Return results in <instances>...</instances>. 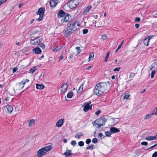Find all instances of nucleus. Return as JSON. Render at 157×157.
<instances>
[{
    "label": "nucleus",
    "instance_id": "obj_26",
    "mask_svg": "<svg viewBox=\"0 0 157 157\" xmlns=\"http://www.w3.org/2000/svg\"><path fill=\"white\" fill-rule=\"evenodd\" d=\"M73 93L71 91V92H69L67 95V97L69 98H71L73 96Z\"/></svg>",
    "mask_w": 157,
    "mask_h": 157
},
{
    "label": "nucleus",
    "instance_id": "obj_63",
    "mask_svg": "<svg viewBox=\"0 0 157 157\" xmlns=\"http://www.w3.org/2000/svg\"><path fill=\"white\" fill-rule=\"evenodd\" d=\"M155 64H156V63L155 62H153L151 66L152 67L154 68L155 67Z\"/></svg>",
    "mask_w": 157,
    "mask_h": 157
},
{
    "label": "nucleus",
    "instance_id": "obj_14",
    "mask_svg": "<svg viewBox=\"0 0 157 157\" xmlns=\"http://www.w3.org/2000/svg\"><path fill=\"white\" fill-rule=\"evenodd\" d=\"M66 14V13H65L63 10H60L57 13V17L58 18H60L64 16Z\"/></svg>",
    "mask_w": 157,
    "mask_h": 157
},
{
    "label": "nucleus",
    "instance_id": "obj_40",
    "mask_svg": "<svg viewBox=\"0 0 157 157\" xmlns=\"http://www.w3.org/2000/svg\"><path fill=\"white\" fill-rule=\"evenodd\" d=\"M88 32V30L87 29H84L83 30L82 33L83 34H86Z\"/></svg>",
    "mask_w": 157,
    "mask_h": 157
},
{
    "label": "nucleus",
    "instance_id": "obj_33",
    "mask_svg": "<svg viewBox=\"0 0 157 157\" xmlns=\"http://www.w3.org/2000/svg\"><path fill=\"white\" fill-rule=\"evenodd\" d=\"M151 114L152 115H153L154 114H157V107L153 110L151 113Z\"/></svg>",
    "mask_w": 157,
    "mask_h": 157
},
{
    "label": "nucleus",
    "instance_id": "obj_48",
    "mask_svg": "<svg viewBox=\"0 0 157 157\" xmlns=\"http://www.w3.org/2000/svg\"><path fill=\"white\" fill-rule=\"evenodd\" d=\"M103 136V134L101 133H99L98 135V137L100 138H101Z\"/></svg>",
    "mask_w": 157,
    "mask_h": 157
},
{
    "label": "nucleus",
    "instance_id": "obj_8",
    "mask_svg": "<svg viewBox=\"0 0 157 157\" xmlns=\"http://www.w3.org/2000/svg\"><path fill=\"white\" fill-rule=\"evenodd\" d=\"M107 83H108L109 85L110 83V82H99L98 83L100 87H101V89L103 90V91L105 92L107 91L108 89V86Z\"/></svg>",
    "mask_w": 157,
    "mask_h": 157
},
{
    "label": "nucleus",
    "instance_id": "obj_13",
    "mask_svg": "<svg viewBox=\"0 0 157 157\" xmlns=\"http://www.w3.org/2000/svg\"><path fill=\"white\" fill-rule=\"evenodd\" d=\"M59 2L58 0H51L50 1V5L51 8L55 7Z\"/></svg>",
    "mask_w": 157,
    "mask_h": 157
},
{
    "label": "nucleus",
    "instance_id": "obj_25",
    "mask_svg": "<svg viewBox=\"0 0 157 157\" xmlns=\"http://www.w3.org/2000/svg\"><path fill=\"white\" fill-rule=\"evenodd\" d=\"M149 40L146 38L144 39L143 41L144 44L146 46H148L149 45Z\"/></svg>",
    "mask_w": 157,
    "mask_h": 157
},
{
    "label": "nucleus",
    "instance_id": "obj_17",
    "mask_svg": "<svg viewBox=\"0 0 157 157\" xmlns=\"http://www.w3.org/2000/svg\"><path fill=\"white\" fill-rule=\"evenodd\" d=\"M68 83L67 81L66 84H63L61 87V91L63 92H65L67 90L68 87Z\"/></svg>",
    "mask_w": 157,
    "mask_h": 157
},
{
    "label": "nucleus",
    "instance_id": "obj_6",
    "mask_svg": "<svg viewBox=\"0 0 157 157\" xmlns=\"http://www.w3.org/2000/svg\"><path fill=\"white\" fill-rule=\"evenodd\" d=\"M78 0H71L68 2L67 4L69 7L71 9L75 8L78 5Z\"/></svg>",
    "mask_w": 157,
    "mask_h": 157
},
{
    "label": "nucleus",
    "instance_id": "obj_62",
    "mask_svg": "<svg viewBox=\"0 0 157 157\" xmlns=\"http://www.w3.org/2000/svg\"><path fill=\"white\" fill-rule=\"evenodd\" d=\"M135 27L136 29H138L139 28L140 26V25L139 24H136L135 25Z\"/></svg>",
    "mask_w": 157,
    "mask_h": 157
},
{
    "label": "nucleus",
    "instance_id": "obj_47",
    "mask_svg": "<svg viewBox=\"0 0 157 157\" xmlns=\"http://www.w3.org/2000/svg\"><path fill=\"white\" fill-rule=\"evenodd\" d=\"M61 49L60 48H58V47H56L53 50L54 51H58L60 50Z\"/></svg>",
    "mask_w": 157,
    "mask_h": 157
},
{
    "label": "nucleus",
    "instance_id": "obj_41",
    "mask_svg": "<svg viewBox=\"0 0 157 157\" xmlns=\"http://www.w3.org/2000/svg\"><path fill=\"white\" fill-rule=\"evenodd\" d=\"M91 17L93 18H94L95 19H98V15L94 14L91 16Z\"/></svg>",
    "mask_w": 157,
    "mask_h": 157
},
{
    "label": "nucleus",
    "instance_id": "obj_22",
    "mask_svg": "<svg viewBox=\"0 0 157 157\" xmlns=\"http://www.w3.org/2000/svg\"><path fill=\"white\" fill-rule=\"evenodd\" d=\"M83 136V134L81 132H79L75 135V137L76 138L79 139L81 136Z\"/></svg>",
    "mask_w": 157,
    "mask_h": 157
},
{
    "label": "nucleus",
    "instance_id": "obj_12",
    "mask_svg": "<svg viewBox=\"0 0 157 157\" xmlns=\"http://www.w3.org/2000/svg\"><path fill=\"white\" fill-rule=\"evenodd\" d=\"M29 82V80L26 79H23L21 82H19L18 85L19 89H22L24 87L26 83Z\"/></svg>",
    "mask_w": 157,
    "mask_h": 157
},
{
    "label": "nucleus",
    "instance_id": "obj_32",
    "mask_svg": "<svg viewBox=\"0 0 157 157\" xmlns=\"http://www.w3.org/2000/svg\"><path fill=\"white\" fill-rule=\"evenodd\" d=\"M94 147V145L93 144H91L88 147H86V149H90L91 150H92Z\"/></svg>",
    "mask_w": 157,
    "mask_h": 157
},
{
    "label": "nucleus",
    "instance_id": "obj_35",
    "mask_svg": "<svg viewBox=\"0 0 157 157\" xmlns=\"http://www.w3.org/2000/svg\"><path fill=\"white\" fill-rule=\"evenodd\" d=\"M94 57V54L93 53L91 54H90L89 57V61L90 60V59L92 60Z\"/></svg>",
    "mask_w": 157,
    "mask_h": 157
},
{
    "label": "nucleus",
    "instance_id": "obj_58",
    "mask_svg": "<svg viewBox=\"0 0 157 157\" xmlns=\"http://www.w3.org/2000/svg\"><path fill=\"white\" fill-rule=\"evenodd\" d=\"M7 0H1L0 1V2H1V3L2 4L4 3L5 2H6V1Z\"/></svg>",
    "mask_w": 157,
    "mask_h": 157
},
{
    "label": "nucleus",
    "instance_id": "obj_53",
    "mask_svg": "<svg viewBox=\"0 0 157 157\" xmlns=\"http://www.w3.org/2000/svg\"><path fill=\"white\" fill-rule=\"evenodd\" d=\"M134 75L135 74L134 73L131 72L129 75V78H132L134 76Z\"/></svg>",
    "mask_w": 157,
    "mask_h": 157
},
{
    "label": "nucleus",
    "instance_id": "obj_59",
    "mask_svg": "<svg viewBox=\"0 0 157 157\" xmlns=\"http://www.w3.org/2000/svg\"><path fill=\"white\" fill-rule=\"evenodd\" d=\"M24 4V3H20L19 5V6H18L19 8H21L23 5Z\"/></svg>",
    "mask_w": 157,
    "mask_h": 157
},
{
    "label": "nucleus",
    "instance_id": "obj_42",
    "mask_svg": "<svg viewBox=\"0 0 157 157\" xmlns=\"http://www.w3.org/2000/svg\"><path fill=\"white\" fill-rule=\"evenodd\" d=\"M91 142V139H87L86 141V143L87 144H89Z\"/></svg>",
    "mask_w": 157,
    "mask_h": 157
},
{
    "label": "nucleus",
    "instance_id": "obj_2",
    "mask_svg": "<svg viewBox=\"0 0 157 157\" xmlns=\"http://www.w3.org/2000/svg\"><path fill=\"white\" fill-rule=\"evenodd\" d=\"M45 10V8L43 7H41L38 9V11L36 12V14L37 15H39V17L36 19V20L40 21H42L43 19V17L44 14Z\"/></svg>",
    "mask_w": 157,
    "mask_h": 157
},
{
    "label": "nucleus",
    "instance_id": "obj_19",
    "mask_svg": "<svg viewBox=\"0 0 157 157\" xmlns=\"http://www.w3.org/2000/svg\"><path fill=\"white\" fill-rule=\"evenodd\" d=\"M6 107L9 113H10L12 112L13 110V108L12 106L8 105L6 106Z\"/></svg>",
    "mask_w": 157,
    "mask_h": 157
},
{
    "label": "nucleus",
    "instance_id": "obj_56",
    "mask_svg": "<svg viewBox=\"0 0 157 157\" xmlns=\"http://www.w3.org/2000/svg\"><path fill=\"white\" fill-rule=\"evenodd\" d=\"M140 19L139 17H137L135 18V21L139 22L140 21Z\"/></svg>",
    "mask_w": 157,
    "mask_h": 157
},
{
    "label": "nucleus",
    "instance_id": "obj_36",
    "mask_svg": "<svg viewBox=\"0 0 157 157\" xmlns=\"http://www.w3.org/2000/svg\"><path fill=\"white\" fill-rule=\"evenodd\" d=\"M78 145L80 146H83L84 145V143L82 141H80L78 142Z\"/></svg>",
    "mask_w": 157,
    "mask_h": 157
},
{
    "label": "nucleus",
    "instance_id": "obj_60",
    "mask_svg": "<svg viewBox=\"0 0 157 157\" xmlns=\"http://www.w3.org/2000/svg\"><path fill=\"white\" fill-rule=\"evenodd\" d=\"M153 37V36H151V35H150L149 36H148V37H147L146 38L148 40H149V41L150 39Z\"/></svg>",
    "mask_w": 157,
    "mask_h": 157
},
{
    "label": "nucleus",
    "instance_id": "obj_21",
    "mask_svg": "<svg viewBox=\"0 0 157 157\" xmlns=\"http://www.w3.org/2000/svg\"><path fill=\"white\" fill-rule=\"evenodd\" d=\"M71 152V150H66V151L63 154L68 156H71L72 155Z\"/></svg>",
    "mask_w": 157,
    "mask_h": 157
},
{
    "label": "nucleus",
    "instance_id": "obj_44",
    "mask_svg": "<svg viewBox=\"0 0 157 157\" xmlns=\"http://www.w3.org/2000/svg\"><path fill=\"white\" fill-rule=\"evenodd\" d=\"M71 144L73 146L75 145L76 144V141L75 140H72L71 141Z\"/></svg>",
    "mask_w": 157,
    "mask_h": 157
},
{
    "label": "nucleus",
    "instance_id": "obj_55",
    "mask_svg": "<svg viewBox=\"0 0 157 157\" xmlns=\"http://www.w3.org/2000/svg\"><path fill=\"white\" fill-rule=\"evenodd\" d=\"M124 40H123L121 41V42L120 44L118 46V48H121V47L123 44V43H124Z\"/></svg>",
    "mask_w": 157,
    "mask_h": 157
},
{
    "label": "nucleus",
    "instance_id": "obj_50",
    "mask_svg": "<svg viewBox=\"0 0 157 157\" xmlns=\"http://www.w3.org/2000/svg\"><path fill=\"white\" fill-rule=\"evenodd\" d=\"M107 38V37L106 35H103L102 36V38L103 40H105Z\"/></svg>",
    "mask_w": 157,
    "mask_h": 157
},
{
    "label": "nucleus",
    "instance_id": "obj_4",
    "mask_svg": "<svg viewBox=\"0 0 157 157\" xmlns=\"http://www.w3.org/2000/svg\"><path fill=\"white\" fill-rule=\"evenodd\" d=\"M43 40V38L38 36L33 39H30V44L32 45H36L40 43Z\"/></svg>",
    "mask_w": 157,
    "mask_h": 157
},
{
    "label": "nucleus",
    "instance_id": "obj_45",
    "mask_svg": "<svg viewBox=\"0 0 157 157\" xmlns=\"http://www.w3.org/2000/svg\"><path fill=\"white\" fill-rule=\"evenodd\" d=\"M120 68H121V67H119L115 68V69H114L113 70V71H119Z\"/></svg>",
    "mask_w": 157,
    "mask_h": 157
},
{
    "label": "nucleus",
    "instance_id": "obj_24",
    "mask_svg": "<svg viewBox=\"0 0 157 157\" xmlns=\"http://www.w3.org/2000/svg\"><path fill=\"white\" fill-rule=\"evenodd\" d=\"M35 123V120L33 119H31L28 123V126L30 127L32 124H34Z\"/></svg>",
    "mask_w": 157,
    "mask_h": 157
},
{
    "label": "nucleus",
    "instance_id": "obj_54",
    "mask_svg": "<svg viewBox=\"0 0 157 157\" xmlns=\"http://www.w3.org/2000/svg\"><path fill=\"white\" fill-rule=\"evenodd\" d=\"M101 112L100 110H97V111L96 112H95V114L96 115H98L100 113H101Z\"/></svg>",
    "mask_w": 157,
    "mask_h": 157
},
{
    "label": "nucleus",
    "instance_id": "obj_46",
    "mask_svg": "<svg viewBox=\"0 0 157 157\" xmlns=\"http://www.w3.org/2000/svg\"><path fill=\"white\" fill-rule=\"evenodd\" d=\"M75 48L78 50V54H79L81 52L80 47H76Z\"/></svg>",
    "mask_w": 157,
    "mask_h": 157
},
{
    "label": "nucleus",
    "instance_id": "obj_20",
    "mask_svg": "<svg viewBox=\"0 0 157 157\" xmlns=\"http://www.w3.org/2000/svg\"><path fill=\"white\" fill-rule=\"evenodd\" d=\"M36 88L38 89L41 90L44 87V86L43 84H36Z\"/></svg>",
    "mask_w": 157,
    "mask_h": 157
},
{
    "label": "nucleus",
    "instance_id": "obj_30",
    "mask_svg": "<svg viewBox=\"0 0 157 157\" xmlns=\"http://www.w3.org/2000/svg\"><path fill=\"white\" fill-rule=\"evenodd\" d=\"M109 54H110L109 52H108L106 54L105 59L104 60V61L105 62H106L107 61L108 59V57H109Z\"/></svg>",
    "mask_w": 157,
    "mask_h": 157
},
{
    "label": "nucleus",
    "instance_id": "obj_52",
    "mask_svg": "<svg viewBox=\"0 0 157 157\" xmlns=\"http://www.w3.org/2000/svg\"><path fill=\"white\" fill-rule=\"evenodd\" d=\"M157 151L155 152L152 155V157H157Z\"/></svg>",
    "mask_w": 157,
    "mask_h": 157
},
{
    "label": "nucleus",
    "instance_id": "obj_39",
    "mask_svg": "<svg viewBox=\"0 0 157 157\" xmlns=\"http://www.w3.org/2000/svg\"><path fill=\"white\" fill-rule=\"evenodd\" d=\"M155 70H153V71H152L151 72V78H153V77L154 76V75L155 74Z\"/></svg>",
    "mask_w": 157,
    "mask_h": 157
},
{
    "label": "nucleus",
    "instance_id": "obj_16",
    "mask_svg": "<svg viewBox=\"0 0 157 157\" xmlns=\"http://www.w3.org/2000/svg\"><path fill=\"white\" fill-rule=\"evenodd\" d=\"M110 131L112 133H115L118 132L120 131L119 128H117L115 127H112L110 128Z\"/></svg>",
    "mask_w": 157,
    "mask_h": 157
},
{
    "label": "nucleus",
    "instance_id": "obj_29",
    "mask_svg": "<svg viewBox=\"0 0 157 157\" xmlns=\"http://www.w3.org/2000/svg\"><path fill=\"white\" fill-rule=\"evenodd\" d=\"M36 69V67H34L33 68H31L30 69V72L32 74H33V72L35 71Z\"/></svg>",
    "mask_w": 157,
    "mask_h": 157
},
{
    "label": "nucleus",
    "instance_id": "obj_27",
    "mask_svg": "<svg viewBox=\"0 0 157 157\" xmlns=\"http://www.w3.org/2000/svg\"><path fill=\"white\" fill-rule=\"evenodd\" d=\"M105 133L106 136L107 137L110 136L112 133L111 132H110V131H105Z\"/></svg>",
    "mask_w": 157,
    "mask_h": 157
},
{
    "label": "nucleus",
    "instance_id": "obj_64",
    "mask_svg": "<svg viewBox=\"0 0 157 157\" xmlns=\"http://www.w3.org/2000/svg\"><path fill=\"white\" fill-rule=\"evenodd\" d=\"M153 140H156L157 139V134L156 135L154 136H153Z\"/></svg>",
    "mask_w": 157,
    "mask_h": 157
},
{
    "label": "nucleus",
    "instance_id": "obj_34",
    "mask_svg": "<svg viewBox=\"0 0 157 157\" xmlns=\"http://www.w3.org/2000/svg\"><path fill=\"white\" fill-rule=\"evenodd\" d=\"M38 46L43 49H44L45 47V45L43 43H40L38 44Z\"/></svg>",
    "mask_w": 157,
    "mask_h": 157
},
{
    "label": "nucleus",
    "instance_id": "obj_15",
    "mask_svg": "<svg viewBox=\"0 0 157 157\" xmlns=\"http://www.w3.org/2000/svg\"><path fill=\"white\" fill-rule=\"evenodd\" d=\"M64 119L62 118L59 120L56 124V126L58 127H60L63 125L64 122Z\"/></svg>",
    "mask_w": 157,
    "mask_h": 157
},
{
    "label": "nucleus",
    "instance_id": "obj_31",
    "mask_svg": "<svg viewBox=\"0 0 157 157\" xmlns=\"http://www.w3.org/2000/svg\"><path fill=\"white\" fill-rule=\"evenodd\" d=\"M145 139L146 140H148V141H150V140H153V138L152 136H147L146 137Z\"/></svg>",
    "mask_w": 157,
    "mask_h": 157
},
{
    "label": "nucleus",
    "instance_id": "obj_11",
    "mask_svg": "<svg viewBox=\"0 0 157 157\" xmlns=\"http://www.w3.org/2000/svg\"><path fill=\"white\" fill-rule=\"evenodd\" d=\"M75 31L72 29H68V27L65 31L64 35L67 37H69Z\"/></svg>",
    "mask_w": 157,
    "mask_h": 157
},
{
    "label": "nucleus",
    "instance_id": "obj_61",
    "mask_svg": "<svg viewBox=\"0 0 157 157\" xmlns=\"http://www.w3.org/2000/svg\"><path fill=\"white\" fill-rule=\"evenodd\" d=\"M129 95H125L124 97V99H128V97H129Z\"/></svg>",
    "mask_w": 157,
    "mask_h": 157
},
{
    "label": "nucleus",
    "instance_id": "obj_3",
    "mask_svg": "<svg viewBox=\"0 0 157 157\" xmlns=\"http://www.w3.org/2000/svg\"><path fill=\"white\" fill-rule=\"evenodd\" d=\"M92 123L93 125L98 128H100L102 126H104L101 118H98L95 121H93Z\"/></svg>",
    "mask_w": 157,
    "mask_h": 157
},
{
    "label": "nucleus",
    "instance_id": "obj_9",
    "mask_svg": "<svg viewBox=\"0 0 157 157\" xmlns=\"http://www.w3.org/2000/svg\"><path fill=\"white\" fill-rule=\"evenodd\" d=\"M78 21L77 20H75L73 21H72L71 23L70 24L68 27V29H73L74 31H76L77 29V28H76V25L77 24V26H79L80 25L79 23L77 22Z\"/></svg>",
    "mask_w": 157,
    "mask_h": 157
},
{
    "label": "nucleus",
    "instance_id": "obj_38",
    "mask_svg": "<svg viewBox=\"0 0 157 157\" xmlns=\"http://www.w3.org/2000/svg\"><path fill=\"white\" fill-rule=\"evenodd\" d=\"M151 115H152L151 113V114L147 115L144 118V119H149L151 117Z\"/></svg>",
    "mask_w": 157,
    "mask_h": 157
},
{
    "label": "nucleus",
    "instance_id": "obj_7",
    "mask_svg": "<svg viewBox=\"0 0 157 157\" xmlns=\"http://www.w3.org/2000/svg\"><path fill=\"white\" fill-rule=\"evenodd\" d=\"M71 20V17L69 14L66 13L64 16V18H63L60 21L61 25H64L65 22H69Z\"/></svg>",
    "mask_w": 157,
    "mask_h": 157
},
{
    "label": "nucleus",
    "instance_id": "obj_51",
    "mask_svg": "<svg viewBox=\"0 0 157 157\" xmlns=\"http://www.w3.org/2000/svg\"><path fill=\"white\" fill-rule=\"evenodd\" d=\"M40 32V30L39 29H37L34 32H33V34H35L38 33Z\"/></svg>",
    "mask_w": 157,
    "mask_h": 157
},
{
    "label": "nucleus",
    "instance_id": "obj_57",
    "mask_svg": "<svg viewBox=\"0 0 157 157\" xmlns=\"http://www.w3.org/2000/svg\"><path fill=\"white\" fill-rule=\"evenodd\" d=\"M18 68L17 67H15L14 68H13V73H14L16 72Z\"/></svg>",
    "mask_w": 157,
    "mask_h": 157
},
{
    "label": "nucleus",
    "instance_id": "obj_43",
    "mask_svg": "<svg viewBox=\"0 0 157 157\" xmlns=\"http://www.w3.org/2000/svg\"><path fill=\"white\" fill-rule=\"evenodd\" d=\"M98 139L96 138H93L92 140V142L94 143H96L97 142Z\"/></svg>",
    "mask_w": 157,
    "mask_h": 157
},
{
    "label": "nucleus",
    "instance_id": "obj_49",
    "mask_svg": "<svg viewBox=\"0 0 157 157\" xmlns=\"http://www.w3.org/2000/svg\"><path fill=\"white\" fill-rule=\"evenodd\" d=\"M141 145L147 146L148 144V143L146 142H142L141 143Z\"/></svg>",
    "mask_w": 157,
    "mask_h": 157
},
{
    "label": "nucleus",
    "instance_id": "obj_23",
    "mask_svg": "<svg viewBox=\"0 0 157 157\" xmlns=\"http://www.w3.org/2000/svg\"><path fill=\"white\" fill-rule=\"evenodd\" d=\"M91 6H88L85 9L84 13H87L91 9Z\"/></svg>",
    "mask_w": 157,
    "mask_h": 157
},
{
    "label": "nucleus",
    "instance_id": "obj_37",
    "mask_svg": "<svg viewBox=\"0 0 157 157\" xmlns=\"http://www.w3.org/2000/svg\"><path fill=\"white\" fill-rule=\"evenodd\" d=\"M101 119L102 121L103 122V123L104 124V125H105V123L107 121V119L105 117L101 118Z\"/></svg>",
    "mask_w": 157,
    "mask_h": 157
},
{
    "label": "nucleus",
    "instance_id": "obj_1",
    "mask_svg": "<svg viewBox=\"0 0 157 157\" xmlns=\"http://www.w3.org/2000/svg\"><path fill=\"white\" fill-rule=\"evenodd\" d=\"M52 149V146L49 145L40 149L37 152V155H36V157H42L47 152L50 151Z\"/></svg>",
    "mask_w": 157,
    "mask_h": 157
},
{
    "label": "nucleus",
    "instance_id": "obj_18",
    "mask_svg": "<svg viewBox=\"0 0 157 157\" xmlns=\"http://www.w3.org/2000/svg\"><path fill=\"white\" fill-rule=\"evenodd\" d=\"M32 51L33 52H35V53L36 54H40L41 52V51L39 47L33 49Z\"/></svg>",
    "mask_w": 157,
    "mask_h": 157
},
{
    "label": "nucleus",
    "instance_id": "obj_10",
    "mask_svg": "<svg viewBox=\"0 0 157 157\" xmlns=\"http://www.w3.org/2000/svg\"><path fill=\"white\" fill-rule=\"evenodd\" d=\"M91 103L90 101L88 102H85L84 104L83 110L85 112H87L89 110H91L93 105L90 106V105Z\"/></svg>",
    "mask_w": 157,
    "mask_h": 157
},
{
    "label": "nucleus",
    "instance_id": "obj_28",
    "mask_svg": "<svg viewBox=\"0 0 157 157\" xmlns=\"http://www.w3.org/2000/svg\"><path fill=\"white\" fill-rule=\"evenodd\" d=\"M83 85H82L80 86L79 89L77 90V93H80L81 92H82L83 90Z\"/></svg>",
    "mask_w": 157,
    "mask_h": 157
},
{
    "label": "nucleus",
    "instance_id": "obj_5",
    "mask_svg": "<svg viewBox=\"0 0 157 157\" xmlns=\"http://www.w3.org/2000/svg\"><path fill=\"white\" fill-rule=\"evenodd\" d=\"M94 91V94L97 96H100L104 93L103 90L101 89V87H100L98 83L95 86Z\"/></svg>",
    "mask_w": 157,
    "mask_h": 157
}]
</instances>
